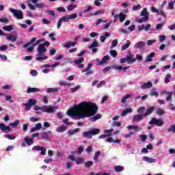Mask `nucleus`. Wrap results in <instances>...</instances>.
I'll list each match as a JSON object with an SVG mask.
<instances>
[{
  "label": "nucleus",
  "instance_id": "obj_58",
  "mask_svg": "<svg viewBox=\"0 0 175 175\" xmlns=\"http://www.w3.org/2000/svg\"><path fill=\"white\" fill-rule=\"evenodd\" d=\"M18 124H20V121L19 120H16L14 122L10 123V126H17V125H18Z\"/></svg>",
  "mask_w": 175,
  "mask_h": 175
},
{
  "label": "nucleus",
  "instance_id": "obj_19",
  "mask_svg": "<svg viewBox=\"0 0 175 175\" xmlns=\"http://www.w3.org/2000/svg\"><path fill=\"white\" fill-rule=\"evenodd\" d=\"M151 87H152V83L151 82H146L141 85L142 90H147L148 88H151Z\"/></svg>",
  "mask_w": 175,
  "mask_h": 175
},
{
  "label": "nucleus",
  "instance_id": "obj_39",
  "mask_svg": "<svg viewBox=\"0 0 175 175\" xmlns=\"http://www.w3.org/2000/svg\"><path fill=\"white\" fill-rule=\"evenodd\" d=\"M4 137L5 139H8V140H15L16 139L15 135H10V134H7V135H4Z\"/></svg>",
  "mask_w": 175,
  "mask_h": 175
},
{
  "label": "nucleus",
  "instance_id": "obj_41",
  "mask_svg": "<svg viewBox=\"0 0 175 175\" xmlns=\"http://www.w3.org/2000/svg\"><path fill=\"white\" fill-rule=\"evenodd\" d=\"M114 131V129H111L109 130H105L104 131V133L105 135H108V137H110V136H111V135H113V131Z\"/></svg>",
  "mask_w": 175,
  "mask_h": 175
},
{
  "label": "nucleus",
  "instance_id": "obj_37",
  "mask_svg": "<svg viewBox=\"0 0 175 175\" xmlns=\"http://www.w3.org/2000/svg\"><path fill=\"white\" fill-rule=\"evenodd\" d=\"M126 18V15H125L124 13L120 12L119 14V19L121 23H124V21H125Z\"/></svg>",
  "mask_w": 175,
  "mask_h": 175
},
{
  "label": "nucleus",
  "instance_id": "obj_50",
  "mask_svg": "<svg viewBox=\"0 0 175 175\" xmlns=\"http://www.w3.org/2000/svg\"><path fill=\"white\" fill-rule=\"evenodd\" d=\"M115 171L117 172H122L124 171V167L121 166V165H118L115 167Z\"/></svg>",
  "mask_w": 175,
  "mask_h": 175
},
{
  "label": "nucleus",
  "instance_id": "obj_20",
  "mask_svg": "<svg viewBox=\"0 0 175 175\" xmlns=\"http://www.w3.org/2000/svg\"><path fill=\"white\" fill-rule=\"evenodd\" d=\"M144 46H146V42H144V41H141L135 43L134 47L135 49H143Z\"/></svg>",
  "mask_w": 175,
  "mask_h": 175
},
{
  "label": "nucleus",
  "instance_id": "obj_5",
  "mask_svg": "<svg viewBox=\"0 0 175 175\" xmlns=\"http://www.w3.org/2000/svg\"><path fill=\"white\" fill-rule=\"evenodd\" d=\"M149 125H156L157 126H162L163 125V120L162 119H157L153 118L149 122Z\"/></svg>",
  "mask_w": 175,
  "mask_h": 175
},
{
  "label": "nucleus",
  "instance_id": "obj_61",
  "mask_svg": "<svg viewBox=\"0 0 175 175\" xmlns=\"http://www.w3.org/2000/svg\"><path fill=\"white\" fill-rule=\"evenodd\" d=\"M156 42H157L156 40H149L147 41V45L151 46L152 44H154V43H156Z\"/></svg>",
  "mask_w": 175,
  "mask_h": 175
},
{
  "label": "nucleus",
  "instance_id": "obj_17",
  "mask_svg": "<svg viewBox=\"0 0 175 175\" xmlns=\"http://www.w3.org/2000/svg\"><path fill=\"white\" fill-rule=\"evenodd\" d=\"M127 129H129V131L132 130V131H135V132H139V131H142V127H139L138 126L136 125H129L127 126Z\"/></svg>",
  "mask_w": 175,
  "mask_h": 175
},
{
  "label": "nucleus",
  "instance_id": "obj_3",
  "mask_svg": "<svg viewBox=\"0 0 175 175\" xmlns=\"http://www.w3.org/2000/svg\"><path fill=\"white\" fill-rule=\"evenodd\" d=\"M47 51L46 47L44 46L43 44H40L37 48L36 61H46L47 56L44 55V53Z\"/></svg>",
  "mask_w": 175,
  "mask_h": 175
},
{
  "label": "nucleus",
  "instance_id": "obj_43",
  "mask_svg": "<svg viewBox=\"0 0 175 175\" xmlns=\"http://www.w3.org/2000/svg\"><path fill=\"white\" fill-rule=\"evenodd\" d=\"M62 122H63V124H65L68 126H69V125H72L73 124V122H69V119L68 118L63 119L62 120Z\"/></svg>",
  "mask_w": 175,
  "mask_h": 175
},
{
  "label": "nucleus",
  "instance_id": "obj_51",
  "mask_svg": "<svg viewBox=\"0 0 175 175\" xmlns=\"http://www.w3.org/2000/svg\"><path fill=\"white\" fill-rule=\"evenodd\" d=\"M109 54L111 55V57H113V58H116L117 57V51L116 50H111L109 51Z\"/></svg>",
  "mask_w": 175,
  "mask_h": 175
},
{
  "label": "nucleus",
  "instance_id": "obj_33",
  "mask_svg": "<svg viewBox=\"0 0 175 175\" xmlns=\"http://www.w3.org/2000/svg\"><path fill=\"white\" fill-rule=\"evenodd\" d=\"M79 131H80V129L77 128L74 130H68V133L70 136H73V135L77 133V132H79Z\"/></svg>",
  "mask_w": 175,
  "mask_h": 175
},
{
  "label": "nucleus",
  "instance_id": "obj_26",
  "mask_svg": "<svg viewBox=\"0 0 175 175\" xmlns=\"http://www.w3.org/2000/svg\"><path fill=\"white\" fill-rule=\"evenodd\" d=\"M109 36H110V33L105 32L104 36H101L100 37V42H102V43H103V42H105L107 38H109Z\"/></svg>",
  "mask_w": 175,
  "mask_h": 175
},
{
  "label": "nucleus",
  "instance_id": "obj_11",
  "mask_svg": "<svg viewBox=\"0 0 175 175\" xmlns=\"http://www.w3.org/2000/svg\"><path fill=\"white\" fill-rule=\"evenodd\" d=\"M41 137L42 139H50V137H53V133L51 132V131L43 132Z\"/></svg>",
  "mask_w": 175,
  "mask_h": 175
},
{
  "label": "nucleus",
  "instance_id": "obj_53",
  "mask_svg": "<svg viewBox=\"0 0 175 175\" xmlns=\"http://www.w3.org/2000/svg\"><path fill=\"white\" fill-rule=\"evenodd\" d=\"M157 14L158 16H162L163 17H166V14L162 10H159V11L157 12Z\"/></svg>",
  "mask_w": 175,
  "mask_h": 175
},
{
  "label": "nucleus",
  "instance_id": "obj_27",
  "mask_svg": "<svg viewBox=\"0 0 175 175\" xmlns=\"http://www.w3.org/2000/svg\"><path fill=\"white\" fill-rule=\"evenodd\" d=\"M130 46H131V41L126 40V44H124L123 46H122L121 51H124L126 50V49H129Z\"/></svg>",
  "mask_w": 175,
  "mask_h": 175
},
{
  "label": "nucleus",
  "instance_id": "obj_31",
  "mask_svg": "<svg viewBox=\"0 0 175 175\" xmlns=\"http://www.w3.org/2000/svg\"><path fill=\"white\" fill-rule=\"evenodd\" d=\"M83 137H88L89 139H92V134L91 133V131L83 132Z\"/></svg>",
  "mask_w": 175,
  "mask_h": 175
},
{
  "label": "nucleus",
  "instance_id": "obj_23",
  "mask_svg": "<svg viewBox=\"0 0 175 175\" xmlns=\"http://www.w3.org/2000/svg\"><path fill=\"white\" fill-rule=\"evenodd\" d=\"M75 46H76V42H66L64 44V47H65V49H69V47Z\"/></svg>",
  "mask_w": 175,
  "mask_h": 175
},
{
  "label": "nucleus",
  "instance_id": "obj_44",
  "mask_svg": "<svg viewBox=\"0 0 175 175\" xmlns=\"http://www.w3.org/2000/svg\"><path fill=\"white\" fill-rule=\"evenodd\" d=\"M129 98H131V94H126L124 96H123L121 100L122 103H126V99H129Z\"/></svg>",
  "mask_w": 175,
  "mask_h": 175
},
{
  "label": "nucleus",
  "instance_id": "obj_48",
  "mask_svg": "<svg viewBox=\"0 0 175 175\" xmlns=\"http://www.w3.org/2000/svg\"><path fill=\"white\" fill-rule=\"evenodd\" d=\"M109 55L104 56L101 60V63L103 64H107V61L109 60Z\"/></svg>",
  "mask_w": 175,
  "mask_h": 175
},
{
  "label": "nucleus",
  "instance_id": "obj_34",
  "mask_svg": "<svg viewBox=\"0 0 175 175\" xmlns=\"http://www.w3.org/2000/svg\"><path fill=\"white\" fill-rule=\"evenodd\" d=\"M76 8H77V4L72 3V4L69 5L67 7V10H68L69 12H72V10H75V9H76Z\"/></svg>",
  "mask_w": 175,
  "mask_h": 175
},
{
  "label": "nucleus",
  "instance_id": "obj_42",
  "mask_svg": "<svg viewBox=\"0 0 175 175\" xmlns=\"http://www.w3.org/2000/svg\"><path fill=\"white\" fill-rule=\"evenodd\" d=\"M99 155H100V151H97L95 152L94 157V161H95V162H98V161H99Z\"/></svg>",
  "mask_w": 175,
  "mask_h": 175
},
{
  "label": "nucleus",
  "instance_id": "obj_63",
  "mask_svg": "<svg viewBox=\"0 0 175 175\" xmlns=\"http://www.w3.org/2000/svg\"><path fill=\"white\" fill-rule=\"evenodd\" d=\"M121 125H122V122H116V121H114L113 122V126H121Z\"/></svg>",
  "mask_w": 175,
  "mask_h": 175
},
{
  "label": "nucleus",
  "instance_id": "obj_9",
  "mask_svg": "<svg viewBox=\"0 0 175 175\" xmlns=\"http://www.w3.org/2000/svg\"><path fill=\"white\" fill-rule=\"evenodd\" d=\"M92 69V64H88V67L85 70H82V73H85V76H90V75H94V71L91 70Z\"/></svg>",
  "mask_w": 175,
  "mask_h": 175
},
{
  "label": "nucleus",
  "instance_id": "obj_22",
  "mask_svg": "<svg viewBox=\"0 0 175 175\" xmlns=\"http://www.w3.org/2000/svg\"><path fill=\"white\" fill-rule=\"evenodd\" d=\"M40 91V89L39 88L29 87L27 88V93L31 94L32 92H39Z\"/></svg>",
  "mask_w": 175,
  "mask_h": 175
},
{
  "label": "nucleus",
  "instance_id": "obj_24",
  "mask_svg": "<svg viewBox=\"0 0 175 175\" xmlns=\"http://www.w3.org/2000/svg\"><path fill=\"white\" fill-rule=\"evenodd\" d=\"M133 111V110L132 109V108H128V109H124L121 113V116L122 117H125L126 114H129V113H132Z\"/></svg>",
  "mask_w": 175,
  "mask_h": 175
},
{
  "label": "nucleus",
  "instance_id": "obj_1",
  "mask_svg": "<svg viewBox=\"0 0 175 175\" xmlns=\"http://www.w3.org/2000/svg\"><path fill=\"white\" fill-rule=\"evenodd\" d=\"M98 113V105L94 103L82 102L78 105L73 107V111L68 110L66 113L69 117H72L74 120L77 118L81 120L87 117H92L95 113Z\"/></svg>",
  "mask_w": 175,
  "mask_h": 175
},
{
  "label": "nucleus",
  "instance_id": "obj_8",
  "mask_svg": "<svg viewBox=\"0 0 175 175\" xmlns=\"http://www.w3.org/2000/svg\"><path fill=\"white\" fill-rule=\"evenodd\" d=\"M127 59V64L131 65L132 64H135L136 62V59L135 58V55L132 54V53L129 52L128 55L126 56Z\"/></svg>",
  "mask_w": 175,
  "mask_h": 175
},
{
  "label": "nucleus",
  "instance_id": "obj_47",
  "mask_svg": "<svg viewBox=\"0 0 175 175\" xmlns=\"http://www.w3.org/2000/svg\"><path fill=\"white\" fill-rule=\"evenodd\" d=\"M75 162H76V163L77 165H81V163H83V162H84V161L83 160V158L78 157V158L75 159Z\"/></svg>",
  "mask_w": 175,
  "mask_h": 175
},
{
  "label": "nucleus",
  "instance_id": "obj_32",
  "mask_svg": "<svg viewBox=\"0 0 175 175\" xmlns=\"http://www.w3.org/2000/svg\"><path fill=\"white\" fill-rule=\"evenodd\" d=\"M105 10H98L96 11L94 13L90 14V16H98L99 14H105Z\"/></svg>",
  "mask_w": 175,
  "mask_h": 175
},
{
  "label": "nucleus",
  "instance_id": "obj_62",
  "mask_svg": "<svg viewBox=\"0 0 175 175\" xmlns=\"http://www.w3.org/2000/svg\"><path fill=\"white\" fill-rule=\"evenodd\" d=\"M139 137H140L142 142H146V140H147V135H140Z\"/></svg>",
  "mask_w": 175,
  "mask_h": 175
},
{
  "label": "nucleus",
  "instance_id": "obj_52",
  "mask_svg": "<svg viewBox=\"0 0 175 175\" xmlns=\"http://www.w3.org/2000/svg\"><path fill=\"white\" fill-rule=\"evenodd\" d=\"M167 132H173L175 133V124L171 125L169 129H167Z\"/></svg>",
  "mask_w": 175,
  "mask_h": 175
},
{
  "label": "nucleus",
  "instance_id": "obj_49",
  "mask_svg": "<svg viewBox=\"0 0 175 175\" xmlns=\"http://www.w3.org/2000/svg\"><path fill=\"white\" fill-rule=\"evenodd\" d=\"M118 44V40H117V39L113 40L112 41L111 49H113V47H117Z\"/></svg>",
  "mask_w": 175,
  "mask_h": 175
},
{
  "label": "nucleus",
  "instance_id": "obj_57",
  "mask_svg": "<svg viewBox=\"0 0 175 175\" xmlns=\"http://www.w3.org/2000/svg\"><path fill=\"white\" fill-rule=\"evenodd\" d=\"M172 76L170 75V74L167 75L165 79V84H167V83H169L170 81V79H171Z\"/></svg>",
  "mask_w": 175,
  "mask_h": 175
},
{
  "label": "nucleus",
  "instance_id": "obj_13",
  "mask_svg": "<svg viewBox=\"0 0 175 175\" xmlns=\"http://www.w3.org/2000/svg\"><path fill=\"white\" fill-rule=\"evenodd\" d=\"M142 161H144V162H147L148 163H155V162H157V159L152 157H148L147 156H144L142 158Z\"/></svg>",
  "mask_w": 175,
  "mask_h": 175
},
{
  "label": "nucleus",
  "instance_id": "obj_60",
  "mask_svg": "<svg viewBox=\"0 0 175 175\" xmlns=\"http://www.w3.org/2000/svg\"><path fill=\"white\" fill-rule=\"evenodd\" d=\"M159 95V94L158 93V92L155 91V90H151L150 91V96H158Z\"/></svg>",
  "mask_w": 175,
  "mask_h": 175
},
{
  "label": "nucleus",
  "instance_id": "obj_21",
  "mask_svg": "<svg viewBox=\"0 0 175 175\" xmlns=\"http://www.w3.org/2000/svg\"><path fill=\"white\" fill-rule=\"evenodd\" d=\"M155 110L154 107H150L146 109V112L144 113V117H147V116H150V114H152V112Z\"/></svg>",
  "mask_w": 175,
  "mask_h": 175
},
{
  "label": "nucleus",
  "instance_id": "obj_12",
  "mask_svg": "<svg viewBox=\"0 0 175 175\" xmlns=\"http://www.w3.org/2000/svg\"><path fill=\"white\" fill-rule=\"evenodd\" d=\"M32 150H36L37 151H41V155H46V148H43L42 146H36L33 147Z\"/></svg>",
  "mask_w": 175,
  "mask_h": 175
},
{
  "label": "nucleus",
  "instance_id": "obj_10",
  "mask_svg": "<svg viewBox=\"0 0 175 175\" xmlns=\"http://www.w3.org/2000/svg\"><path fill=\"white\" fill-rule=\"evenodd\" d=\"M23 140L24 142L21 144L22 147H27V146H32L33 144V139L25 137Z\"/></svg>",
  "mask_w": 175,
  "mask_h": 175
},
{
  "label": "nucleus",
  "instance_id": "obj_40",
  "mask_svg": "<svg viewBox=\"0 0 175 175\" xmlns=\"http://www.w3.org/2000/svg\"><path fill=\"white\" fill-rule=\"evenodd\" d=\"M3 29L4 31H7V32H10V31H13V26L12 25L3 26Z\"/></svg>",
  "mask_w": 175,
  "mask_h": 175
},
{
  "label": "nucleus",
  "instance_id": "obj_15",
  "mask_svg": "<svg viewBox=\"0 0 175 175\" xmlns=\"http://www.w3.org/2000/svg\"><path fill=\"white\" fill-rule=\"evenodd\" d=\"M76 65H77L78 68L83 69L84 68V64H81V62H84V58L80 57L75 61Z\"/></svg>",
  "mask_w": 175,
  "mask_h": 175
},
{
  "label": "nucleus",
  "instance_id": "obj_25",
  "mask_svg": "<svg viewBox=\"0 0 175 175\" xmlns=\"http://www.w3.org/2000/svg\"><path fill=\"white\" fill-rule=\"evenodd\" d=\"M155 57V53L152 52L151 53H150L146 60V62H152V58Z\"/></svg>",
  "mask_w": 175,
  "mask_h": 175
},
{
  "label": "nucleus",
  "instance_id": "obj_55",
  "mask_svg": "<svg viewBox=\"0 0 175 175\" xmlns=\"http://www.w3.org/2000/svg\"><path fill=\"white\" fill-rule=\"evenodd\" d=\"M140 9H142V5L140 4H138L137 5H134L133 7V10L134 12H136L137 10H140Z\"/></svg>",
  "mask_w": 175,
  "mask_h": 175
},
{
  "label": "nucleus",
  "instance_id": "obj_36",
  "mask_svg": "<svg viewBox=\"0 0 175 175\" xmlns=\"http://www.w3.org/2000/svg\"><path fill=\"white\" fill-rule=\"evenodd\" d=\"M99 46V42H98L97 40H94L90 46H89L88 49H94L95 47H98Z\"/></svg>",
  "mask_w": 175,
  "mask_h": 175
},
{
  "label": "nucleus",
  "instance_id": "obj_2",
  "mask_svg": "<svg viewBox=\"0 0 175 175\" xmlns=\"http://www.w3.org/2000/svg\"><path fill=\"white\" fill-rule=\"evenodd\" d=\"M59 107L58 106H44L39 107L38 105H35L33 107V110L38 111L39 110H42L43 113H49V114H53V113L55 112V110H58Z\"/></svg>",
  "mask_w": 175,
  "mask_h": 175
},
{
  "label": "nucleus",
  "instance_id": "obj_38",
  "mask_svg": "<svg viewBox=\"0 0 175 175\" xmlns=\"http://www.w3.org/2000/svg\"><path fill=\"white\" fill-rule=\"evenodd\" d=\"M140 16H142V17H148V12H147L146 8L143 9V10L141 12Z\"/></svg>",
  "mask_w": 175,
  "mask_h": 175
},
{
  "label": "nucleus",
  "instance_id": "obj_7",
  "mask_svg": "<svg viewBox=\"0 0 175 175\" xmlns=\"http://www.w3.org/2000/svg\"><path fill=\"white\" fill-rule=\"evenodd\" d=\"M69 21V16L68 15H65L59 19L57 21V28L59 29L61 28V25H62V23H68Z\"/></svg>",
  "mask_w": 175,
  "mask_h": 175
},
{
  "label": "nucleus",
  "instance_id": "obj_59",
  "mask_svg": "<svg viewBox=\"0 0 175 175\" xmlns=\"http://www.w3.org/2000/svg\"><path fill=\"white\" fill-rule=\"evenodd\" d=\"M163 94H165L167 96H172V95H173V92H172L163 91V92H161V95H163Z\"/></svg>",
  "mask_w": 175,
  "mask_h": 175
},
{
  "label": "nucleus",
  "instance_id": "obj_56",
  "mask_svg": "<svg viewBox=\"0 0 175 175\" xmlns=\"http://www.w3.org/2000/svg\"><path fill=\"white\" fill-rule=\"evenodd\" d=\"M56 155L58 158H64V157H65V154L59 151L57 152Z\"/></svg>",
  "mask_w": 175,
  "mask_h": 175
},
{
  "label": "nucleus",
  "instance_id": "obj_35",
  "mask_svg": "<svg viewBox=\"0 0 175 175\" xmlns=\"http://www.w3.org/2000/svg\"><path fill=\"white\" fill-rule=\"evenodd\" d=\"M90 132L92 133V136H95V135H99V133H100V129H93Z\"/></svg>",
  "mask_w": 175,
  "mask_h": 175
},
{
  "label": "nucleus",
  "instance_id": "obj_46",
  "mask_svg": "<svg viewBox=\"0 0 175 175\" xmlns=\"http://www.w3.org/2000/svg\"><path fill=\"white\" fill-rule=\"evenodd\" d=\"M68 16V20H75V18H77V14L74 13L70 15H67Z\"/></svg>",
  "mask_w": 175,
  "mask_h": 175
},
{
  "label": "nucleus",
  "instance_id": "obj_6",
  "mask_svg": "<svg viewBox=\"0 0 175 175\" xmlns=\"http://www.w3.org/2000/svg\"><path fill=\"white\" fill-rule=\"evenodd\" d=\"M35 105H36V100L33 99H29L27 103H23V106L25 107V110H26V111H29L32 106H35Z\"/></svg>",
  "mask_w": 175,
  "mask_h": 175
},
{
  "label": "nucleus",
  "instance_id": "obj_45",
  "mask_svg": "<svg viewBox=\"0 0 175 175\" xmlns=\"http://www.w3.org/2000/svg\"><path fill=\"white\" fill-rule=\"evenodd\" d=\"M59 89L58 88H48L46 92H48V94H51V92H57V91H59Z\"/></svg>",
  "mask_w": 175,
  "mask_h": 175
},
{
  "label": "nucleus",
  "instance_id": "obj_30",
  "mask_svg": "<svg viewBox=\"0 0 175 175\" xmlns=\"http://www.w3.org/2000/svg\"><path fill=\"white\" fill-rule=\"evenodd\" d=\"M66 129H68L66 126L62 125V126H60L58 127L57 132H58L59 133H62V132H65V131H66Z\"/></svg>",
  "mask_w": 175,
  "mask_h": 175
},
{
  "label": "nucleus",
  "instance_id": "obj_16",
  "mask_svg": "<svg viewBox=\"0 0 175 175\" xmlns=\"http://www.w3.org/2000/svg\"><path fill=\"white\" fill-rule=\"evenodd\" d=\"M0 129L2 131V132H5V133L10 132V126H5V124L3 123H0Z\"/></svg>",
  "mask_w": 175,
  "mask_h": 175
},
{
  "label": "nucleus",
  "instance_id": "obj_64",
  "mask_svg": "<svg viewBox=\"0 0 175 175\" xmlns=\"http://www.w3.org/2000/svg\"><path fill=\"white\" fill-rule=\"evenodd\" d=\"M159 42H163V40H166V36L160 35L159 36Z\"/></svg>",
  "mask_w": 175,
  "mask_h": 175
},
{
  "label": "nucleus",
  "instance_id": "obj_4",
  "mask_svg": "<svg viewBox=\"0 0 175 175\" xmlns=\"http://www.w3.org/2000/svg\"><path fill=\"white\" fill-rule=\"evenodd\" d=\"M9 11L10 13H12L14 17L17 20H23L24 18V16L23 15V11L20 10H16L14 8H10Z\"/></svg>",
  "mask_w": 175,
  "mask_h": 175
},
{
  "label": "nucleus",
  "instance_id": "obj_54",
  "mask_svg": "<svg viewBox=\"0 0 175 175\" xmlns=\"http://www.w3.org/2000/svg\"><path fill=\"white\" fill-rule=\"evenodd\" d=\"M40 118L35 117H31L29 118V121H31V122H38V121H40Z\"/></svg>",
  "mask_w": 175,
  "mask_h": 175
},
{
  "label": "nucleus",
  "instance_id": "obj_18",
  "mask_svg": "<svg viewBox=\"0 0 175 175\" xmlns=\"http://www.w3.org/2000/svg\"><path fill=\"white\" fill-rule=\"evenodd\" d=\"M144 117V114H137L133 116V121L135 122H138V121H142Z\"/></svg>",
  "mask_w": 175,
  "mask_h": 175
},
{
  "label": "nucleus",
  "instance_id": "obj_28",
  "mask_svg": "<svg viewBox=\"0 0 175 175\" xmlns=\"http://www.w3.org/2000/svg\"><path fill=\"white\" fill-rule=\"evenodd\" d=\"M100 118H102V115L97 114L96 116H93L92 118H90V121L92 122H95V121H98V120H100Z\"/></svg>",
  "mask_w": 175,
  "mask_h": 175
},
{
  "label": "nucleus",
  "instance_id": "obj_29",
  "mask_svg": "<svg viewBox=\"0 0 175 175\" xmlns=\"http://www.w3.org/2000/svg\"><path fill=\"white\" fill-rule=\"evenodd\" d=\"M149 17L148 16H144V18H139V19H137V23H139V24H142V23H146L147 21H148L149 20Z\"/></svg>",
  "mask_w": 175,
  "mask_h": 175
},
{
  "label": "nucleus",
  "instance_id": "obj_14",
  "mask_svg": "<svg viewBox=\"0 0 175 175\" xmlns=\"http://www.w3.org/2000/svg\"><path fill=\"white\" fill-rule=\"evenodd\" d=\"M4 36H6L7 40H11V42H16L17 41V38L18 35H8V34H4Z\"/></svg>",
  "mask_w": 175,
  "mask_h": 175
}]
</instances>
